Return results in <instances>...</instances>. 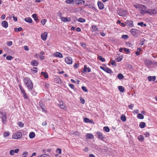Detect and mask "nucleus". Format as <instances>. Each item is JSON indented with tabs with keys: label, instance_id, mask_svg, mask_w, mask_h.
<instances>
[{
	"label": "nucleus",
	"instance_id": "nucleus-48",
	"mask_svg": "<svg viewBox=\"0 0 157 157\" xmlns=\"http://www.w3.org/2000/svg\"><path fill=\"white\" fill-rule=\"evenodd\" d=\"M56 151L57 153H58L59 154H60L61 153V149L59 148H57L56 149Z\"/></svg>",
	"mask_w": 157,
	"mask_h": 157
},
{
	"label": "nucleus",
	"instance_id": "nucleus-60",
	"mask_svg": "<svg viewBox=\"0 0 157 157\" xmlns=\"http://www.w3.org/2000/svg\"><path fill=\"white\" fill-rule=\"evenodd\" d=\"M80 101L81 103L82 104H84L85 102V100L84 99L81 98L80 99Z\"/></svg>",
	"mask_w": 157,
	"mask_h": 157
},
{
	"label": "nucleus",
	"instance_id": "nucleus-4",
	"mask_svg": "<svg viewBox=\"0 0 157 157\" xmlns=\"http://www.w3.org/2000/svg\"><path fill=\"white\" fill-rule=\"evenodd\" d=\"M1 114V118L2 119V122L3 124H5L6 121V116L5 113H3L0 111Z\"/></svg>",
	"mask_w": 157,
	"mask_h": 157
},
{
	"label": "nucleus",
	"instance_id": "nucleus-51",
	"mask_svg": "<svg viewBox=\"0 0 157 157\" xmlns=\"http://www.w3.org/2000/svg\"><path fill=\"white\" fill-rule=\"evenodd\" d=\"M18 125L19 127H23L24 126V124L21 122L19 123Z\"/></svg>",
	"mask_w": 157,
	"mask_h": 157
},
{
	"label": "nucleus",
	"instance_id": "nucleus-3",
	"mask_svg": "<svg viewBox=\"0 0 157 157\" xmlns=\"http://www.w3.org/2000/svg\"><path fill=\"white\" fill-rule=\"evenodd\" d=\"M22 136V133L21 132H17L13 133L12 136L13 139H17L21 137Z\"/></svg>",
	"mask_w": 157,
	"mask_h": 157
},
{
	"label": "nucleus",
	"instance_id": "nucleus-24",
	"mask_svg": "<svg viewBox=\"0 0 157 157\" xmlns=\"http://www.w3.org/2000/svg\"><path fill=\"white\" fill-rule=\"evenodd\" d=\"M86 136L87 138L89 139H92L94 137V136L92 134L90 133L87 134Z\"/></svg>",
	"mask_w": 157,
	"mask_h": 157
},
{
	"label": "nucleus",
	"instance_id": "nucleus-22",
	"mask_svg": "<svg viewBox=\"0 0 157 157\" xmlns=\"http://www.w3.org/2000/svg\"><path fill=\"white\" fill-rule=\"evenodd\" d=\"M84 6H88L89 8H91L95 11H96V9L95 8V7H94V6H93L91 4L86 5H85Z\"/></svg>",
	"mask_w": 157,
	"mask_h": 157
},
{
	"label": "nucleus",
	"instance_id": "nucleus-10",
	"mask_svg": "<svg viewBox=\"0 0 157 157\" xmlns=\"http://www.w3.org/2000/svg\"><path fill=\"white\" fill-rule=\"evenodd\" d=\"M97 134L98 136V138L101 140H103L104 138V137L102 135V134L100 132H97Z\"/></svg>",
	"mask_w": 157,
	"mask_h": 157
},
{
	"label": "nucleus",
	"instance_id": "nucleus-33",
	"mask_svg": "<svg viewBox=\"0 0 157 157\" xmlns=\"http://www.w3.org/2000/svg\"><path fill=\"white\" fill-rule=\"evenodd\" d=\"M138 139L139 140L142 141L144 140V138L143 136L140 135L138 136Z\"/></svg>",
	"mask_w": 157,
	"mask_h": 157
},
{
	"label": "nucleus",
	"instance_id": "nucleus-6",
	"mask_svg": "<svg viewBox=\"0 0 157 157\" xmlns=\"http://www.w3.org/2000/svg\"><path fill=\"white\" fill-rule=\"evenodd\" d=\"M118 13L121 16H124L127 13V11L125 10H120L118 11Z\"/></svg>",
	"mask_w": 157,
	"mask_h": 157
},
{
	"label": "nucleus",
	"instance_id": "nucleus-5",
	"mask_svg": "<svg viewBox=\"0 0 157 157\" xmlns=\"http://www.w3.org/2000/svg\"><path fill=\"white\" fill-rule=\"evenodd\" d=\"M100 68L107 73H113V72L108 67L100 66Z\"/></svg>",
	"mask_w": 157,
	"mask_h": 157
},
{
	"label": "nucleus",
	"instance_id": "nucleus-11",
	"mask_svg": "<svg viewBox=\"0 0 157 157\" xmlns=\"http://www.w3.org/2000/svg\"><path fill=\"white\" fill-rule=\"evenodd\" d=\"M53 56L57 57L62 58L63 57L62 54L60 52H57L53 54Z\"/></svg>",
	"mask_w": 157,
	"mask_h": 157
},
{
	"label": "nucleus",
	"instance_id": "nucleus-25",
	"mask_svg": "<svg viewBox=\"0 0 157 157\" xmlns=\"http://www.w3.org/2000/svg\"><path fill=\"white\" fill-rule=\"evenodd\" d=\"M10 135V132L8 131H6L4 132L3 134V136L4 138H6V137L9 136Z\"/></svg>",
	"mask_w": 157,
	"mask_h": 157
},
{
	"label": "nucleus",
	"instance_id": "nucleus-14",
	"mask_svg": "<svg viewBox=\"0 0 157 157\" xmlns=\"http://www.w3.org/2000/svg\"><path fill=\"white\" fill-rule=\"evenodd\" d=\"M98 5L99 9L100 10H102L104 9V5L100 1H98Z\"/></svg>",
	"mask_w": 157,
	"mask_h": 157
},
{
	"label": "nucleus",
	"instance_id": "nucleus-30",
	"mask_svg": "<svg viewBox=\"0 0 157 157\" xmlns=\"http://www.w3.org/2000/svg\"><path fill=\"white\" fill-rule=\"evenodd\" d=\"M103 130L105 132H109L110 131V129L108 127L105 126L103 128Z\"/></svg>",
	"mask_w": 157,
	"mask_h": 157
},
{
	"label": "nucleus",
	"instance_id": "nucleus-19",
	"mask_svg": "<svg viewBox=\"0 0 157 157\" xmlns=\"http://www.w3.org/2000/svg\"><path fill=\"white\" fill-rule=\"evenodd\" d=\"M148 80L150 81H154L156 79V77L155 76H149L148 77Z\"/></svg>",
	"mask_w": 157,
	"mask_h": 157
},
{
	"label": "nucleus",
	"instance_id": "nucleus-49",
	"mask_svg": "<svg viewBox=\"0 0 157 157\" xmlns=\"http://www.w3.org/2000/svg\"><path fill=\"white\" fill-rule=\"evenodd\" d=\"M80 44L82 47L84 48H86V45L85 43H80Z\"/></svg>",
	"mask_w": 157,
	"mask_h": 157
},
{
	"label": "nucleus",
	"instance_id": "nucleus-58",
	"mask_svg": "<svg viewBox=\"0 0 157 157\" xmlns=\"http://www.w3.org/2000/svg\"><path fill=\"white\" fill-rule=\"evenodd\" d=\"M24 48L25 49V50L26 51L29 50V48L27 46H25L24 47Z\"/></svg>",
	"mask_w": 157,
	"mask_h": 157
},
{
	"label": "nucleus",
	"instance_id": "nucleus-8",
	"mask_svg": "<svg viewBox=\"0 0 157 157\" xmlns=\"http://www.w3.org/2000/svg\"><path fill=\"white\" fill-rule=\"evenodd\" d=\"M65 62L67 64H71L72 63V58L70 57H68L65 59Z\"/></svg>",
	"mask_w": 157,
	"mask_h": 157
},
{
	"label": "nucleus",
	"instance_id": "nucleus-2",
	"mask_svg": "<svg viewBox=\"0 0 157 157\" xmlns=\"http://www.w3.org/2000/svg\"><path fill=\"white\" fill-rule=\"evenodd\" d=\"M24 82L26 86L29 90H31L33 88V84L30 79L28 78H25L23 79Z\"/></svg>",
	"mask_w": 157,
	"mask_h": 157
},
{
	"label": "nucleus",
	"instance_id": "nucleus-46",
	"mask_svg": "<svg viewBox=\"0 0 157 157\" xmlns=\"http://www.w3.org/2000/svg\"><path fill=\"white\" fill-rule=\"evenodd\" d=\"M124 51L126 52L127 54H128L129 53V50L128 49L124 48Z\"/></svg>",
	"mask_w": 157,
	"mask_h": 157
},
{
	"label": "nucleus",
	"instance_id": "nucleus-7",
	"mask_svg": "<svg viewBox=\"0 0 157 157\" xmlns=\"http://www.w3.org/2000/svg\"><path fill=\"white\" fill-rule=\"evenodd\" d=\"M147 13L151 15L156 14L157 13V9H154L153 10L148 9Z\"/></svg>",
	"mask_w": 157,
	"mask_h": 157
},
{
	"label": "nucleus",
	"instance_id": "nucleus-16",
	"mask_svg": "<svg viewBox=\"0 0 157 157\" xmlns=\"http://www.w3.org/2000/svg\"><path fill=\"white\" fill-rule=\"evenodd\" d=\"M31 64L33 66H37L38 64V62L36 60H33L31 61Z\"/></svg>",
	"mask_w": 157,
	"mask_h": 157
},
{
	"label": "nucleus",
	"instance_id": "nucleus-37",
	"mask_svg": "<svg viewBox=\"0 0 157 157\" xmlns=\"http://www.w3.org/2000/svg\"><path fill=\"white\" fill-rule=\"evenodd\" d=\"M98 59L102 62H104L105 61L104 58H102L101 56H98Z\"/></svg>",
	"mask_w": 157,
	"mask_h": 157
},
{
	"label": "nucleus",
	"instance_id": "nucleus-64",
	"mask_svg": "<svg viewBox=\"0 0 157 157\" xmlns=\"http://www.w3.org/2000/svg\"><path fill=\"white\" fill-rule=\"evenodd\" d=\"M78 64L77 63H75V64H74V67L75 68H78Z\"/></svg>",
	"mask_w": 157,
	"mask_h": 157
},
{
	"label": "nucleus",
	"instance_id": "nucleus-9",
	"mask_svg": "<svg viewBox=\"0 0 157 157\" xmlns=\"http://www.w3.org/2000/svg\"><path fill=\"white\" fill-rule=\"evenodd\" d=\"M126 25L130 27L133 25V21L131 20H127L126 22Z\"/></svg>",
	"mask_w": 157,
	"mask_h": 157
},
{
	"label": "nucleus",
	"instance_id": "nucleus-43",
	"mask_svg": "<svg viewBox=\"0 0 157 157\" xmlns=\"http://www.w3.org/2000/svg\"><path fill=\"white\" fill-rule=\"evenodd\" d=\"M6 59L8 60H11L13 59V57L11 56H8L6 57Z\"/></svg>",
	"mask_w": 157,
	"mask_h": 157
},
{
	"label": "nucleus",
	"instance_id": "nucleus-54",
	"mask_svg": "<svg viewBox=\"0 0 157 157\" xmlns=\"http://www.w3.org/2000/svg\"><path fill=\"white\" fill-rule=\"evenodd\" d=\"M122 59V58H121V57H118L117 58V60L118 62L121 61Z\"/></svg>",
	"mask_w": 157,
	"mask_h": 157
},
{
	"label": "nucleus",
	"instance_id": "nucleus-39",
	"mask_svg": "<svg viewBox=\"0 0 157 157\" xmlns=\"http://www.w3.org/2000/svg\"><path fill=\"white\" fill-rule=\"evenodd\" d=\"M75 2L77 4H82V0H75Z\"/></svg>",
	"mask_w": 157,
	"mask_h": 157
},
{
	"label": "nucleus",
	"instance_id": "nucleus-52",
	"mask_svg": "<svg viewBox=\"0 0 157 157\" xmlns=\"http://www.w3.org/2000/svg\"><path fill=\"white\" fill-rule=\"evenodd\" d=\"M84 68L83 69L84 72H86V71H87V66L86 65H85L84 66Z\"/></svg>",
	"mask_w": 157,
	"mask_h": 157
},
{
	"label": "nucleus",
	"instance_id": "nucleus-28",
	"mask_svg": "<svg viewBox=\"0 0 157 157\" xmlns=\"http://www.w3.org/2000/svg\"><path fill=\"white\" fill-rule=\"evenodd\" d=\"M41 75H44L45 78H48V75L46 72H41Z\"/></svg>",
	"mask_w": 157,
	"mask_h": 157
},
{
	"label": "nucleus",
	"instance_id": "nucleus-59",
	"mask_svg": "<svg viewBox=\"0 0 157 157\" xmlns=\"http://www.w3.org/2000/svg\"><path fill=\"white\" fill-rule=\"evenodd\" d=\"M23 96L25 98L27 99L28 98V97L27 95H26V93H24L23 94Z\"/></svg>",
	"mask_w": 157,
	"mask_h": 157
},
{
	"label": "nucleus",
	"instance_id": "nucleus-57",
	"mask_svg": "<svg viewBox=\"0 0 157 157\" xmlns=\"http://www.w3.org/2000/svg\"><path fill=\"white\" fill-rule=\"evenodd\" d=\"M126 45L127 46L130 47L132 46V44L129 42H128V43L127 42V43H126Z\"/></svg>",
	"mask_w": 157,
	"mask_h": 157
},
{
	"label": "nucleus",
	"instance_id": "nucleus-62",
	"mask_svg": "<svg viewBox=\"0 0 157 157\" xmlns=\"http://www.w3.org/2000/svg\"><path fill=\"white\" fill-rule=\"evenodd\" d=\"M100 34L101 36H104L105 35V33H104L103 32H101L100 33Z\"/></svg>",
	"mask_w": 157,
	"mask_h": 157
},
{
	"label": "nucleus",
	"instance_id": "nucleus-45",
	"mask_svg": "<svg viewBox=\"0 0 157 157\" xmlns=\"http://www.w3.org/2000/svg\"><path fill=\"white\" fill-rule=\"evenodd\" d=\"M13 42L11 41H8L7 42L6 44L7 46H10L12 45Z\"/></svg>",
	"mask_w": 157,
	"mask_h": 157
},
{
	"label": "nucleus",
	"instance_id": "nucleus-20",
	"mask_svg": "<svg viewBox=\"0 0 157 157\" xmlns=\"http://www.w3.org/2000/svg\"><path fill=\"white\" fill-rule=\"evenodd\" d=\"M24 20L26 22L29 23H31L32 21V19L30 17L25 18Z\"/></svg>",
	"mask_w": 157,
	"mask_h": 157
},
{
	"label": "nucleus",
	"instance_id": "nucleus-50",
	"mask_svg": "<svg viewBox=\"0 0 157 157\" xmlns=\"http://www.w3.org/2000/svg\"><path fill=\"white\" fill-rule=\"evenodd\" d=\"M82 89L85 92H87V90L86 88V87L84 86H82Z\"/></svg>",
	"mask_w": 157,
	"mask_h": 157
},
{
	"label": "nucleus",
	"instance_id": "nucleus-17",
	"mask_svg": "<svg viewBox=\"0 0 157 157\" xmlns=\"http://www.w3.org/2000/svg\"><path fill=\"white\" fill-rule=\"evenodd\" d=\"M2 25L5 28H7L8 26V22L6 21H3L2 23Z\"/></svg>",
	"mask_w": 157,
	"mask_h": 157
},
{
	"label": "nucleus",
	"instance_id": "nucleus-29",
	"mask_svg": "<svg viewBox=\"0 0 157 157\" xmlns=\"http://www.w3.org/2000/svg\"><path fill=\"white\" fill-rule=\"evenodd\" d=\"M117 78L120 79H121L124 78V75L121 74L120 73L117 76Z\"/></svg>",
	"mask_w": 157,
	"mask_h": 157
},
{
	"label": "nucleus",
	"instance_id": "nucleus-61",
	"mask_svg": "<svg viewBox=\"0 0 157 157\" xmlns=\"http://www.w3.org/2000/svg\"><path fill=\"white\" fill-rule=\"evenodd\" d=\"M144 135H145L146 137H147L149 136V133L146 132L144 134Z\"/></svg>",
	"mask_w": 157,
	"mask_h": 157
},
{
	"label": "nucleus",
	"instance_id": "nucleus-35",
	"mask_svg": "<svg viewBox=\"0 0 157 157\" xmlns=\"http://www.w3.org/2000/svg\"><path fill=\"white\" fill-rule=\"evenodd\" d=\"M136 31H137V30L136 29H132L130 30V32L132 35H135Z\"/></svg>",
	"mask_w": 157,
	"mask_h": 157
},
{
	"label": "nucleus",
	"instance_id": "nucleus-53",
	"mask_svg": "<svg viewBox=\"0 0 157 157\" xmlns=\"http://www.w3.org/2000/svg\"><path fill=\"white\" fill-rule=\"evenodd\" d=\"M46 20L45 19H42L41 21V23L42 25H44L46 22Z\"/></svg>",
	"mask_w": 157,
	"mask_h": 157
},
{
	"label": "nucleus",
	"instance_id": "nucleus-27",
	"mask_svg": "<svg viewBox=\"0 0 157 157\" xmlns=\"http://www.w3.org/2000/svg\"><path fill=\"white\" fill-rule=\"evenodd\" d=\"M71 134L74 135L75 136H78L79 135V132H74L72 131L71 132Z\"/></svg>",
	"mask_w": 157,
	"mask_h": 157
},
{
	"label": "nucleus",
	"instance_id": "nucleus-47",
	"mask_svg": "<svg viewBox=\"0 0 157 157\" xmlns=\"http://www.w3.org/2000/svg\"><path fill=\"white\" fill-rule=\"evenodd\" d=\"M85 122L88 123L90 122V120L87 118H85L84 120Z\"/></svg>",
	"mask_w": 157,
	"mask_h": 157
},
{
	"label": "nucleus",
	"instance_id": "nucleus-38",
	"mask_svg": "<svg viewBox=\"0 0 157 157\" xmlns=\"http://www.w3.org/2000/svg\"><path fill=\"white\" fill-rule=\"evenodd\" d=\"M138 25H140L141 27L146 26V25L145 24H144L143 22H139L137 24Z\"/></svg>",
	"mask_w": 157,
	"mask_h": 157
},
{
	"label": "nucleus",
	"instance_id": "nucleus-32",
	"mask_svg": "<svg viewBox=\"0 0 157 157\" xmlns=\"http://www.w3.org/2000/svg\"><path fill=\"white\" fill-rule=\"evenodd\" d=\"M137 117L139 119H143L144 118V116L141 113H139L137 116Z\"/></svg>",
	"mask_w": 157,
	"mask_h": 157
},
{
	"label": "nucleus",
	"instance_id": "nucleus-23",
	"mask_svg": "<svg viewBox=\"0 0 157 157\" xmlns=\"http://www.w3.org/2000/svg\"><path fill=\"white\" fill-rule=\"evenodd\" d=\"M35 136V133L33 132H31L29 135V138L31 139H33L34 138Z\"/></svg>",
	"mask_w": 157,
	"mask_h": 157
},
{
	"label": "nucleus",
	"instance_id": "nucleus-34",
	"mask_svg": "<svg viewBox=\"0 0 157 157\" xmlns=\"http://www.w3.org/2000/svg\"><path fill=\"white\" fill-rule=\"evenodd\" d=\"M33 18H34V20L36 21H37L38 20V19L37 17V15L36 14H33L32 16Z\"/></svg>",
	"mask_w": 157,
	"mask_h": 157
},
{
	"label": "nucleus",
	"instance_id": "nucleus-18",
	"mask_svg": "<svg viewBox=\"0 0 157 157\" xmlns=\"http://www.w3.org/2000/svg\"><path fill=\"white\" fill-rule=\"evenodd\" d=\"M59 105L61 108L62 109H64L66 108L64 104L63 103L62 101H60L59 102Z\"/></svg>",
	"mask_w": 157,
	"mask_h": 157
},
{
	"label": "nucleus",
	"instance_id": "nucleus-15",
	"mask_svg": "<svg viewBox=\"0 0 157 157\" xmlns=\"http://www.w3.org/2000/svg\"><path fill=\"white\" fill-rule=\"evenodd\" d=\"M48 35V33L45 32L41 34V38L42 39H46Z\"/></svg>",
	"mask_w": 157,
	"mask_h": 157
},
{
	"label": "nucleus",
	"instance_id": "nucleus-13",
	"mask_svg": "<svg viewBox=\"0 0 157 157\" xmlns=\"http://www.w3.org/2000/svg\"><path fill=\"white\" fill-rule=\"evenodd\" d=\"M19 151V149L18 148L16 149L15 150H11L10 151V155H13L14 154V153H17Z\"/></svg>",
	"mask_w": 157,
	"mask_h": 157
},
{
	"label": "nucleus",
	"instance_id": "nucleus-63",
	"mask_svg": "<svg viewBox=\"0 0 157 157\" xmlns=\"http://www.w3.org/2000/svg\"><path fill=\"white\" fill-rule=\"evenodd\" d=\"M133 105L132 104H131V105H128V107L130 109H132L133 106Z\"/></svg>",
	"mask_w": 157,
	"mask_h": 157
},
{
	"label": "nucleus",
	"instance_id": "nucleus-56",
	"mask_svg": "<svg viewBox=\"0 0 157 157\" xmlns=\"http://www.w3.org/2000/svg\"><path fill=\"white\" fill-rule=\"evenodd\" d=\"M69 86L72 89H74V85L72 84H69Z\"/></svg>",
	"mask_w": 157,
	"mask_h": 157
},
{
	"label": "nucleus",
	"instance_id": "nucleus-26",
	"mask_svg": "<svg viewBox=\"0 0 157 157\" xmlns=\"http://www.w3.org/2000/svg\"><path fill=\"white\" fill-rule=\"evenodd\" d=\"M98 29L96 26L95 25H93L91 27V30L93 32H95Z\"/></svg>",
	"mask_w": 157,
	"mask_h": 157
},
{
	"label": "nucleus",
	"instance_id": "nucleus-36",
	"mask_svg": "<svg viewBox=\"0 0 157 157\" xmlns=\"http://www.w3.org/2000/svg\"><path fill=\"white\" fill-rule=\"evenodd\" d=\"M121 120L123 121H125L126 120V118L124 115H122L121 116Z\"/></svg>",
	"mask_w": 157,
	"mask_h": 157
},
{
	"label": "nucleus",
	"instance_id": "nucleus-55",
	"mask_svg": "<svg viewBox=\"0 0 157 157\" xmlns=\"http://www.w3.org/2000/svg\"><path fill=\"white\" fill-rule=\"evenodd\" d=\"M16 31H21L22 30V28L21 27H19L18 28H17V29H15Z\"/></svg>",
	"mask_w": 157,
	"mask_h": 157
},
{
	"label": "nucleus",
	"instance_id": "nucleus-41",
	"mask_svg": "<svg viewBox=\"0 0 157 157\" xmlns=\"http://www.w3.org/2000/svg\"><path fill=\"white\" fill-rule=\"evenodd\" d=\"M74 0H66L65 1L67 3L70 4L73 2Z\"/></svg>",
	"mask_w": 157,
	"mask_h": 157
},
{
	"label": "nucleus",
	"instance_id": "nucleus-40",
	"mask_svg": "<svg viewBox=\"0 0 157 157\" xmlns=\"http://www.w3.org/2000/svg\"><path fill=\"white\" fill-rule=\"evenodd\" d=\"M78 21L80 22H84L85 21V20L84 19L80 18L78 19Z\"/></svg>",
	"mask_w": 157,
	"mask_h": 157
},
{
	"label": "nucleus",
	"instance_id": "nucleus-21",
	"mask_svg": "<svg viewBox=\"0 0 157 157\" xmlns=\"http://www.w3.org/2000/svg\"><path fill=\"white\" fill-rule=\"evenodd\" d=\"M118 89L119 91L121 92H124L125 91L124 87L122 86H119L118 87Z\"/></svg>",
	"mask_w": 157,
	"mask_h": 157
},
{
	"label": "nucleus",
	"instance_id": "nucleus-42",
	"mask_svg": "<svg viewBox=\"0 0 157 157\" xmlns=\"http://www.w3.org/2000/svg\"><path fill=\"white\" fill-rule=\"evenodd\" d=\"M128 36L127 35H122L121 36V38L123 39H127L128 38Z\"/></svg>",
	"mask_w": 157,
	"mask_h": 157
},
{
	"label": "nucleus",
	"instance_id": "nucleus-12",
	"mask_svg": "<svg viewBox=\"0 0 157 157\" xmlns=\"http://www.w3.org/2000/svg\"><path fill=\"white\" fill-rule=\"evenodd\" d=\"M61 19L62 21L64 22L70 21L71 20V19L70 17H61Z\"/></svg>",
	"mask_w": 157,
	"mask_h": 157
},
{
	"label": "nucleus",
	"instance_id": "nucleus-1",
	"mask_svg": "<svg viewBox=\"0 0 157 157\" xmlns=\"http://www.w3.org/2000/svg\"><path fill=\"white\" fill-rule=\"evenodd\" d=\"M134 6L137 9H138L141 14H144L147 13L148 9H147L146 6L141 4H136L134 5Z\"/></svg>",
	"mask_w": 157,
	"mask_h": 157
},
{
	"label": "nucleus",
	"instance_id": "nucleus-31",
	"mask_svg": "<svg viewBox=\"0 0 157 157\" xmlns=\"http://www.w3.org/2000/svg\"><path fill=\"white\" fill-rule=\"evenodd\" d=\"M139 126L141 128H143L145 126V123L144 122H141L140 123Z\"/></svg>",
	"mask_w": 157,
	"mask_h": 157
},
{
	"label": "nucleus",
	"instance_id": "nucleus-44",
	"mask_svg": "<svg viewBox=\"0 0 157 157\" xmlns=\"http://www.w3.org/2000/svg\"><path fill=\"white\" fill-rule=\"evenodd\" d=\"M38 157H50L49 155L46 154H44L40 155Z\"/></svg>",
	"mask_w": 157,
	"mask_h": 157
}]
</instances>
